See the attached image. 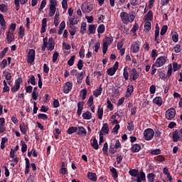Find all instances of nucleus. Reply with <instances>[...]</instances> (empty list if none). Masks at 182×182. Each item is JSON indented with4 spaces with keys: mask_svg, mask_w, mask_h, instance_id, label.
Instances as JSON below:
<instances>
[{
    "mask_svg": "<svg viewBox=\"0 0 182 182\" xmlns=\"http://www.w3.org/2000/svg\"><path fill=\"white\" fill-rule=\"evenodd\" d=\"M56 6H58V0H49V12L48 16L52 18L54 15V25L58 26L60 19L59 12H56Z\"/></svg>",
    "mask_w": 182,
    "mask_h": 182,
    "instance_id": "obj_1",
    "label": "nucleus"
},
{
    "mask_svg": "<svg viewBox=\"0 0 182 182\" xmlns=\"http://www.w3.org/2000/svg\"><path fill=\"white\" fill-rule=\"evenodd\" d=\"M43 46H41V50L45 52L46 49L52 52L53 49H55V40L53 38H49L48 40V37H46L43 39Z\"/></svg>",
    "mask_w": 182,
    "mask_h": 182,
    "instance_id": "obj_2",
    "label": "nucleus"
},
{
    "mask_svg": "<svg viewBox=\"0 0 182 182\" xmlns=\"http://www.w3.org/2000/svg\"><path fill=\"white\" fill-rule=\"evenodd\" d=\"M119 16L122 23H124L125 25H127V23H132V22H133L136 18L134 15L129 14L126 11L121 12Z\"/></svg>",
    "mask_w": 182,
    "mask_h": 182,
    "instance_id": "obj_3",
    "label": "nucleus"
},
{
    "mask_svg": "<svg viewBox=\"0 0 182 182\" xmlns=\"http://www.w3.org/2000/svg\"><path fill=\"white\" fill-rule=\"evenodd\" d=\"M113 42V39L110 37H106L102 41V53L106 55L107 53V49H109V45Z\"/></svg>",
    "mask_w": 182,
    "mask_h": 182,
    "instance_id": "obj_4",
    "label": "nucleus"
},
{
    "mask_svg": "<svg viewBox=\"0 0 182 182\" xmlns=\"http://www.w3.org/2000/svg\"><path fill=\"white\" fill-rule=\"evenodd\" d=\"M167 62V56H160L159 57L155 63H154V66H156V68H161V66H164Z\"/></svg>",
    "mask_w": 182,
    "mask_h": 182,
    "instance_id": "obj_5",
    "label": "nucleus"
},
{
    "mask_svg": "<svg viewBox=\"0 0 182 182\" xmlns=\"http://www.w3.org/2000/svg\"><path fill=\"white\" fill-rule=\"evenodd\" d=\"M83 14H90L93 11V4L90 2H84L81 6Z\"/></svg>",
    "mask_w": 182,
    "mask_h": 182,
    "instance_id": "obj_6",
    "label": "nucleus"
},
{
    "mask_svg": "<svg viewBox=\"0 0 182 182\" xmlns=\"http://www.w3.org/2000/svg\"><path fill=\"white\" fill-rule=\"evenodd\" d=\"M140 77V73L136 68H132L129 70V80L130 82H136Z\"/></svg>",
    "mask_w": 182,
    "mask_h": 182,
    "instance_id": "obj_7",
    "label": "nucleus"
},
{
    "mask_svg": "<svg viewBox=\"0 0 182 182\" xmlns=\"http://www.w3.org/2000/svg\"><path fill=\"white\" fill-rule=\"evenodd\" d=\"M154 137V131L152 129H146L144 132V139L149 141Z\"/></svg>",
    "mask_w": 182,
    "mask_h": 182,
    "instance_id": "obj_8",
    "label": "nucleus"
},
{
    "mask_svg": "<svg viewBox=\"0 0 182 182\" xmlns=\"http://www.w3.org/2000/svg\"><path fill=\"white\" fill-rule=\"evenodd\" d=\"M23 82L21 77L18 78L15 81L14 85L11 88V91L12 93H16V92H18L21 87V84Z\"/></svg>",
    "mask_w": 182,
    "mask_h": 182,
    "instance_id": "obj_9",
    "label": "nucleus"
},
{
    "mask_svg": "<svg viewBox=\"0 0 182 182\" xmlns=\"http://www.w3.org/2000/svg\"><path fill=\"white\" fill-rule=\"evenodd\" d=\"M176 117V109L171 108L166 112V119L167 120H173Z\"/></svg>",
    "mask_w": 182,
    "mask_h": 182,
    "instance_id": "obj_10",
    "label": "nucleus"
},
{
    "mask_svg": "<svg viewBox=\"0 0 182 182\" xmlns=\"http://www.w3.org/2000/svg\"><path fill=\"white\" fill-rule=\"evenodd\" d=\"M117 69H119V62L117 61L113 67L107 69V73L109 76H113L117 71Z\"/></svg>",
    "mask_w": 182,
    "mask_h": 182,
    "instance_id": "obj_11",
    "label": "nucleus"
},
{
    "mask_svg": "<svg viewBox=\"0 0 182 182\" xmlns=\"http://www.w3.org/2000/svg\"><path fill=\"white\" fill-rule=\"evenodd\" d=\"M27 57H28V59H27L28 63H30V64L33 63L35 62V50L30 49L28 50Z\"/></svg>",
    "mask_w": 182,
    "mask_h": 182,
    "instance_id": "obj_12",
    "label": "nucleus"
},
{
    "mask_svg": "<svg viewBox=\"0 0 182 182\" xmlns=\"http://www.w3.org/2000/svg\"><path fill=\"white\" fill-rule=\"evenodd\" d=\"M72 87H73V84L72 83V82L68 81L65 82L63 85V93L68 95V93H69V92L72 90Z\"/></svg>",
    "mask_w": 182,
    "mask_h": 182,
    "instance_id": "obj_13",
    "label": "nucleus"
},
{
    "mask_svg": "<svg viewBox=\"0 0 182 182\" xmlns=\"http://www.w3.org/2000/svg\"><path fill=\"white\" fill-rule=\"evenodd\" d=\"M172 140L173 143H177V141H181V136L178 131L175 130L172 132Z\"/></svg>",
    "mask_w": 182,
    "mask_h": 182,
    "instance_id": "obj_14",
    "label": "nucleus"
},
{
    "mask_svg": "<svg viewBox=\"0 0 182 182\" xmlns=\"http://www.w3.org/2000/svg\"><path fill=\"white\" fill-rule=\"evenodd\" d=\"M6 41L8 43H11V42H14L15 41V36L14 35V33L11 32V31H8L6 33Z\"/></svg>",
    "mask_w": 182,
    "mask_h": 182,
    "instance_id": "obj_15",
    "label": "nucleus"
},
{
    "mask_svg": "<svg viewBox=\"0 0 182 182\" xmlns=\"http://www.w3.org/2000/svg\"><path fill=\"white\" fill-rule=\"evenodd\" d=\"M131 50L133 53H137L140 50V44L137 41L134 42L132 44Z\"/></svg>",
    "mask_w": 182,
    "mask_h": 182,
    "instance_id": "obj_16",
    "label": "nucleus"
},
{
    "mask_svg": "<svg viewBox=\"0 0 182 182\" xmlns=\"http://www.w3.org/2000/svg\"><path fill=\"white\" fill-rule=\"evenodd\" d=\"M76 133L78 136H86L87 134L86 129L83 127H77Z\"/></svg>",
    "mask_w": 182,
    "mask_h": 182,
    "instance_id": "obj_17",
    "label": "nucleus"
},
{
    "mask_svg": "<svg viewBox=\"0 0 182 182\" xmlns=\"http://www.w3.org/2000/svg\"><path fill=\"white\" fill-rule=\"evenodd\" d=\"M19 2L21 5H25L28 0H14V5H16V10L19 11V8L21 7Z\"/></svg>",
    "mask_w": 182,
    "mask_h": 182,
    "instance_id": "obj_18",
    "label": "nucleus"
},
{
    "mask_svg": "<svg viewBox=\"0 0 182 182\" xmlns=\"http://www.w3.org/2000/svg\"><path fill=\"white\" fill-rule=\"evenodd\" d=\"M140 150H141V146H140V144H135L132 146L131 151H132V153H139Z\"/></svg>",
    "mask_w": 182,
    "mask_h": 182,
    "instance_id": "obj_19",
    "label": "nucleus"
},
{
    "mask_svg": "<svg viewBox=\"0 0 182 182\" xmlns=\"http://www.w3.org/2000/svg\"><path fill=\"white\" fill-rule=\"evenodd\" d=\"M47 22H48V18H45L42 20L41 30V33H45V32H46Z\"/></svg>",
    "mask_w": 182,
    "mask_h": 182,
    "instance_id": "obj_20",
    "label": "nucleus"
},
{
    "mask_svg": "<svg viewBox=\"0 0 182 182\" xmlns=\"http://www.w3.org/2000/svg\"><path fill=\"white\" fill-rule=\"evenodd\" d=\"M133 90H134L133 85H128L125 94V97H130V96H132V93H133Z\"/></svg>",
    "mask_w": 182,
    "mask_h": 182,
    "instance_id": "obj_21",
    "label": "nucleus"
},
{
    "mask_svg": "<svg viewBox=\"0 0 182 182\" xmlns=\"http://www.w3.org/2000/svg\"><path fill=\"white\" fill-rule=\"evenodd\" d=\"M102 92H103V87H102V85H100L99 88L93 92V96H95V97H99V96L102 95Z\"/></svg>",
    "mask_w": 182,
    "mask_h": 182,
    "instance_id": "obj_22",
    "label": "nucleus"
},
{
    "mask_svg": "<svg viewBox=\"0 0 182 182\" xmlns=\"http://www.w3.org/2000/svg\"><path fill=\"white\" fill-rule=\"evenodd\" d=\"M153 103L157 105V106H161L163 105V99L161 97H156L153 99Z\"/></svg>",
    "mask_w": 182,
    "mask_h": 182,
    "instance_id": "obj_23",
    "label": "nucleus"
},
{
    "mask_svg": "<svg viewBox=\"0 0 182 182\" xmlns=\"http://www.w3.org/2000/svg\"><path fill=\"white\" fill-rule=\"evenodd\" d=\"M25 161H26V168H25V174H29V168L31 167V161H29V159L28 158H26L25 159Z\"/></svg>",
    "mask_w": 182,
    "mask_h": 182,
    "instance_id": "obj_24",
    "label": "nucleus"
},
{
    "mask_svg": "<svg viewBox=\"0 0 182 182\" xmlns=\"http://www.w3.org/2000/svg\"><path fill=\"white\" fill-rule=\"evenodd\" d=\"M5 119L4 118H0V134L4 133L5 132Z\"/></svg>",
    "mask_w": 182,
    "mask_h": 182,
    "instance_id": "obj_25",
    "label": "nucleus"
},
{
    "mask_svg": "<svg viewBox=\"0 0 182 182\" xmlns=\"http://www.w3.org/2000/svg\"><path fill=\"white\" fill-rule=\"evenodd\" d=\"M83 102H79L77 103V116H80L82 114V110H83Z\"/></svg>",
    "mask_w": 182,
    "mask_h": 182,
    "instance_id": "obj_26",
    "label": "nucleus"
},
{
    "mask_svg": "<svg viewBox=\"0 0 182 182\" xmlns=\"http://www.w3.org/2000/svg\"><path fill=\"white\" fill-rule=\"evenodd\" d=\"M18 38H20L21 39H22L23 36H25V28L23 27V26H20L18 29Z\"/></svg>",
    "mask_w": 182,
    "mask_h": 182,
    "instance_id": "obj_27",
    "label": "nucleus"
},
{
    "mask_svg": "<svg viewBox=\"0 0 182 182\" xmlns=\"http://www.w3.org/2000/svg\"><path fill=\"white\" fill-rule=\"evenodd\" d=\"M87 177L89 180H91V181H97V176H96V173L88 172Z\"/></svg>",
    "mask_w": 182,
    "mask_h": 182,
    "instance_id": "obj_28",
    "label": "nucleus"
},
{
    "mask_svg": "<svg viewBox=\"0 0 182 182\" xmlns=\"http://www.w3.org/2000/svg\"><path fill=\"white\" fill-rule=\"evenodd\" d=\"M82 118L84 120H90L92 119V113L89 111H87L82 114Z\"/></svg>",
    "mask_w": 182,
    "mask_h": 182,
    "instance_id": "obj_29",
    "label": "nucleus"
},
{
    "mask_svg": "<svg viewBox=\"0 0 182 182\" xmlns=\"http://www.w3.org/2000/svg\"><path fill=\"white\" fill-rule=\"evenodd\" d=\"M28 125L25 124V123H23L20 124V130L23 134H26V132H28Z\"/></svg>",
    "mask_w": 182,
    "mask_h": 182,
    "instance_id": "obj_30",
    "label": "nucleus"
},
{
    "mask_svg": "<svg viewBox=\"0 0 182 182\" xmlns=\"http://www.w3.org/2000/svg\"><path fill=\"white\" fill-rule=\"evenodd\" d=\"M86 96H87V90L82 89L80 92V97H82V100H86Z\"/></svg>",
    "mask_w": 182,
    "mask_h": 182,
    "instance_id": "obj_31",
    "label": "nucleus"
},
{
    "mask_svg": "<svg viewBox=\"0 0 182 182\" xmlns=\"http://www.w3.org/2000/svg\"><path fill=\"white\" fill-rule=\"evenodd\" d=\"M79 22V18L77 17H70L69 18V24L70 25H77Z\"/></svg>",
    "mask_w": 182,
    "mask_h": 182,
    "instance_id": "obj_32",
    "label": "nucleus"
},
{
    "mask_svg": "<svg viewBox=\"0 0 182 182\" xmlns=\"http://www.w3.org/2000/svg\"><path fill=\"white\" fill-rule=\"evenodd\" d=\"M136 180H139L141 181H146V173L144 172H139V176L136 177Z\"/></svg>",
    "mask_w": 182,
    "mask_h": 182,
    "instance_id": "obj_33",
    "label": "nucleus"
},
{
    "mask_svg": "<svg viewBox=\"0 0 182 182\" xmlns=\"http://www.w3.org/2000/svg\"><path fill=\"white\" fill-rule=\"evenodd\" d=\"M88 32L90 35L96 33V26L93 24H90L88 27Z\"/></svg>",
    "mask_w": 182,
    "mask_h": 182,
    "instance_id": "obj_34",
    "label": "nucleus"
},
{
    "mask_svg": "<svg viewBox=\"0 0 182 182\" xmlns=\"http://www.w3.org/2000/svg\"><path fill=\"white\" fill-rule=\"evenodd\" d=\"M91 146L95 149V150H97L99 149V144H97V139H96V137L93 138Z\"/></svg>",
    "mask_w": 182,
    "mask_h": 182,
    "instance_id": "obj_35",
    "label": "nucleus"
},
{
    "mask_svg": "<svg viewBox=\"0 0 182 182\" xmlns=\"http://www.w3.org/2000/svg\"><path fill=\"white\" fill-rule=\"evenodd\" d=\"M151 29V23L146 21L144 24V32H149Z\"/></svg>",
    "mask_w": 182,
    "mask_h": 182,
    "instance_id": "obj_36",
    "label": "nucleus"
},
{
    "mask_svg": "<svg viewBox=\"0 0 182 182\" xmlns=\"http://www.w3.org/2000/svg\"><path fill=\"white\" fill-rule=\"evenodd\" d=\"M160 35V28H156V29L155 30V42H156V43L159 45V43H160V41L161 40H157V38H159Z\"/></svg>",
    "mask_w": 182,
    "mask_h": 182,
    "instance_id": "obj_37",
    "label": "nucleus"
},
{
    "mask_svg": "<svg viewBox=\"0 0 182 182\" xmlns=\"http://www.w3.org/2000/svg\"><path fill=\"white\" fill-rule=\"evenodd\" d=\"M145 21H153V11H148V13L145 16Z\"/></svg>",
    "mask_w": 182,
    "mask_h": 182,
    "instance_id": "obj_38",
    "label": "nucleus"
},
{
    "mask_svg": "<svg viewBox=\"0 0 182 182\" xmlns=\"http://www.w3.org/2000/svg\"><path fill=\"white\" fill-rule=\"evenodd\" d=\"M97 115H98V119L100 120H102V119H103V108L102 107H98Z\"/></svg>",
    "mask_w": 182,
    "mask_h": 182,
    "instance_id": "obj_39",
    "label": "nucleus"
},
{
    "mask_svg": "<svg viewBox=\"0 0 182 182\" xmlns=\"http://www.w3.org/2000/svg\"><path fill=\"white\" fill-rule=\"evenodd\" d=\"M154 160L158 163H163V161H164L166 159L164 158V156H163V155H159L154 157Z\"/></svg>",
    "mask_w": 182,
    "mask_h": 182,
    "instance_id": "obj_40",
    "label": "nucleus"
},
{
    "mask_svg": "<svg viewBox=\"0 0 182 182\" xmlns=\"http://www.w3.org/2000/svg\"><path fill=\"white\" fill-rule=\"evenodd\" d=\"M105 31H106V28L105 27V24H101L97 28V32L99 35L104 33Z\"/></svg>",
    "mask_w": 182,
    "mask_h": 182,
    "instance_id": "obj_41",
    "label": "nucleus"
},
{
    "mask_svg": "<svg viewBox=\"0 0 182 182\" xmlns=\"http://www.w3.org/2000/svg\"><path fill=\"white\" fill-rule=\"evenodd\" d=\"M101 132L102 133H105L106 134L109 133V124L107 123L103 124Z\"/></svg>",
    "mask_w": 182,
    "mask_h": 182,
    "instance_id": "obj_42",
    "label": "nucleus"
},
{
    "mask_svg": "<svg viewBox=\"0 0 182 182\" xmlns=\"http://www.w3.org/2000/svg\"><path fill=\"white\" fill-rule=\"evenodd\" d=\"M172 73H173V65L171 64H169L168 65V71L166 73V77H170V76H171Z\"/></svg>",
    "mask_w": 182,
    "mask_h": 182,
    "instance_id": "obj_43",
    "label": "nucleus"
},
{
    "mask_svg": "<svg viewBox=\"0 0 182 182\" xmlns=\"http://www.w3.org/2000/svg\"><path fill=\"white\" fill-rule=\"evenodd\" d=\"M129 174H130L132 177H137V174H139V170L131 169L129 171Z\"/></svg>",
    "mask_w": 182,
    "mask_h": 182,
    "instance_id": "obj_44",
    "label": "nucleus"
},
{
    "mask_svg": "<svg viewBox=\"0 0 182 182\" xmlns=\"http://www.w3.org/2000/svg\"><path fill=\"white\" fill-rule=\"evenodd\" d=\"M16 29V23H11L9 25L8 31H10V32H12L14 33Z\"/></svg>",
    "mask_w": 182,
    "mask_h": 182,
    "instance_id": "obj_45",
    "label": "nucleus"
},
{
    "mask_svg": "<svg viewBox=\"0 0 182 182\" xmlns=\"http://www.w3.org/2000/svg\"><path fill=\"white\" fill-rule=\"evenodd\" d=\"M5 143H8V138L3 137L1 138V150H4L5 149Z\"/></svg>",
    "mask_w": 182,
    "mask_h": 182,
    "instance_id": "obj_46",
    "label": "nucleus"
},
{
    "mask_svg": "<svg viewBox=\"0 0 182 182\" xmlns=\"http://www.w3.org/2000/svg\"><path fill=\"white\" fill-rule=\"evenodd\" d=\"M77 131V127H70L68 129L67 133H68V134H73V133H76Z\"/></svg>",
    "mask_w": 182,
    "mask_h": 182,
    "instance_id": "obj_47",
    "label": "nucleus"
},
{
    "mask_svg": "<svg viewBox=\"0 0 182 182\" xmlns=\"http://www.w3.org/2000/svg\"><path fill=\"white\" fill-rule=\"evenodd\" d=\"M87 25L86 24V23L83 22L81 23V27H80V33H82V35H83L85 33V32H86V26Z\"/></svg>",
    "mask_w": 182,
    "mask_h": 182,
    "instance_id": "obj_48",
    "label": "nucleus"
},
{
    "mask_svg": "<svg viewBox=\"0 0 182 182\" xmlns=\"http://www.w3.org/2000/svg\"><path fill=\"white\" fill-rule=\"evenodd\" d=\"M0 11L3 13L8 12V6L4 4H0Z\"/></svg>",
    "mask_w": 182,
    "mask_h": 182,
    "instance_id": "obj_49",
    "label": "nucleus"
},
{
    "mask_svg": "<svg viewBox=\"0 0 182 182\" xmlns=\"http://www.w3.org/2000/svg\"><path fill=\"white\" fill-rule=\"evenodd\" d=\"M28 83H31L33 86L36 85V80L35 79V76L31 75L30 79L28 80Z\"/></svg>",
    "mask_w": 182,
    "mask_h": 182,
    "instance_id": "obj_50",
    "label": "nucleus"
},
{
    "mask_svg": "<svg viewBox=\"0 0 182 182\" xmlns=\"http://www.w3.org/2000/svg\"><path fill=\"white\" fill-rule=\"evenodd\" d=\"M3 73L4 75L6 80H11V79H12V75H11V73L4 71Z\"/></svg>",
    "mask_w": 182,
    "mask_h": 182,
    "instance_id": "obj_51",
    "label": "nucleus"
},
{
    "mask_svg": "<svg viewBox=\"0 0 182 182\" xmlns=\"http://www.w3.org/2000/svg\"><path fill=\"white\" fill-rule=\"evenodd\" d=\"M0 25L5 27L6 26V23L5 22V18H4V15L0 14Z\"/></svg>",
    "mask_w": 182,
    "mask_h": 182,
    "instance_id": "obj_52",
    "label": "nucleus"
},
{
    "mask_svg": "<svg viewBox=\"0 0 182 182\" xmlns=\"http://www.w3.org/2000/svg\"><path fill=\"white\" fill-rule=\"evenodd\" d=\"M70 73L72 76H77V79H80L82 76V73H77V70H73Z\"/></svg>",
    "mask_w": 182,
    "mask_h": 182,
    "instance_id": "obj_53",
    "label": "nucleus"
},
{
    "mask_svg": "<svg viewBox=\"0 0 182 182\" xmlns=\"http://www.w3.org/2000/svg\"><path fill=\"white\" fill-rule=\"evenodd\" d=\"M155 175L153 173H149L147 175V178L149 182H154Z\"/></svg>",
    "mask_w": 182,
    "mask_h": 182,
    "instance_id": "obj_54",
    "label": "nucleus"
},
{
    "mask_svg": "<svg viewBox=\"0 0 182 182\" xmlns=\"http://www.w3.org/2000/svg\"><path fill=\"white\" fill-rule=\"evenodd\" d=\"M79 56L81 58V59H83L85 58V47L82 46L80 48V52H79Z\"/></svg>",
    "mask_w": 182,
    "mask_h": 182,
    "instance_id": "obj_55",
    "label": "nucleus"
},
{
    "mask_svg": "<svg viewBox=\"0 0 182 182\" xmlns=\"http://www.w3.org/2000/svg\"><path fill=\"white\" fill-rule=\"evenodd\" d=\"M123 76L125 80H129V72H127V67H125L124 68Z\"/></svg>",
    "mask_w": 182,
    "mask_h": 182,
    "instance_id": "obj_56",
    "label": "nucleus"
},
{
    "mask_svg": "<svg viewBox=\"0 0 182 182\" xmlns=\"http://www.w3.org/2000/svg\"><path fill=\"white\" fill-rule=\"evenodd\" d=\"M28 150V145L25 142L21 143V151L22 153H26V151Z\"/></svg>",
    "mask_w": 182,
    "mask_h": 182,
    "instance_id": "obj_57",
    "label": "nucleus"
},
{
    "mask_svg": "<svg viewBox=\"0 0 182 182\" xmlns=\"http://www.w3.org/2000/svg\"><path fill=\"white\" fill-rule=\"evenodd\" d=\"M139 31V23H135L131 30V32H133L134 33H136Z\"/></svg>",
    "mask_w": 182,
    "mask_h": 182,
    "instance_id": "obj_58",
    "label": "nucleus"
},
{
    "mask_svg": "<svg viewBox=\"0 0 182 182\" xmlns=\"http://www.w3.org/2000/svg\"><path fill=\"white\" fill-rule=\"evenodd\" d=\"M172 41L173 42H178V33L177 32H174L172 35Z\"/></svg>",
    "mask_w": 182,
    "mask_h": 182,
    "instance_id": "obj_59",
    "label": "nucleus"
},
{
    "mask_svg": "<svg viewBox=\"0 0 182 182\" xmlns=\"http://www.w3.org/2000/svg\"><path fill=\"white\" fill-rule=\"evenodd\" d=\"M75 58H76V56L73 55L70 60L68 61V65L69 66H73V63H75Z\"/></svg>",
    "mask_w": 182,
    "mask_h": 182,
    "instance_id": "obj_60",
    "label": "nucleus"
},
{
    "mask_svg": "<svg viewBox=\"0 0 182 182\" xmlns=\"http://www.w3.org/2000/svg\"><path fill=\"white\" fill-rule=\"evenodd\" d=\"M8 65V60L6 59H4L1 63H0V66H1L2 69H5Z\"/></svg>",
    "mask_w": 182,
    "mask_h": 182,
    "instance_id": "obj_61",
    "label": "nucleus"
},
{
    "mask_svg": "<svg viewBox=\"0 0 182 182\" xmlns=\"http://www.w3.org/2000/svg\"><path fill=\"white\" fill-rule=\"evenodd\" d=\"M38 117L41 120H48V115L46 114H38Z\"/></svg>",
    "mask_w": 182,
    "mask_h": 182,
    "instance_id": "obj_62",
    "label": "nucleus"
},
{
    "mask_svg": "<svg viewBox=\"0 0 182 182\" xmlns=\"http://www.w3.org/2000/svg\"><path fill=\"white\" fill-rule=\"evenodd\" d=\"M168 27L167 26H163L161 30V36L166 35V32H167Z\"/></svg>",
    "mask_w": 182,
    "mask_h": 182,
    "instance_id": "obj_63",
    "label": "nucleus"
},
{
    "mask_svg": "<svg viewBox=\"0 0 182 182\" xmlns=\"http://www.w3.org/2000/svg\"><path fill=\"white\" fill-rule=\"evenodd\" d=\"M174 52H176V53H180V52H181V46H180L179 44H177L174 47Z\"/></svg>",
    "mask_w": 182,
    "mask_h": 182,
    "instance_id": "obj_64",
    "label": "nucleus"
}]
</instances>
